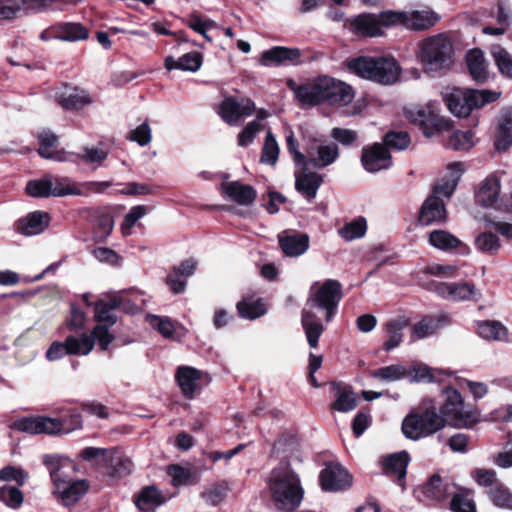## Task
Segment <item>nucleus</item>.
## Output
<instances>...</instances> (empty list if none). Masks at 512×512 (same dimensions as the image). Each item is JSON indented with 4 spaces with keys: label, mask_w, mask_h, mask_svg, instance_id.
Instances as JSON below:
<instances>
[{
    "label": "nucleus",
    "mask_w": 512,
    "mask_h": 512,
    "mask_svg": "<svg viewBox=\"0 0 512 512\" xmlns=\"http://www.w3.org/2000/svg\"><path fill=\"white\" fill-rule=\"evenodd\" d=\"M341 285L336 280H326L316 292L312 293L302 311L301 324L305 332L308 344L311 348H317L318 340L324 331L317 311H325V319L329 322L341 300Z\"/></svg>",
    "instance_id": "obj_1"
},
{
    "label": "nucleus",
    "mask_w": 512,
    "mask_h": 512,
    "mask_svg": "<svg viewBox=\"0 0 512 512\" xmlns=\"http://www.w3.org/2000/svg\"><path fill=\"white\" fill-rule=\"evenodd\" d=\"M269 487L280 509L292 511L303 498V489L298 474L287 462L280 463L271 472Z\"/></svg>",
    "instance_id": "obj_2"
},
{
    "label": "nucleus",
    "mask_w": 512,
    "mask_h": 512,
    "mask_svg": "<svg viewBox=\"0 0 512 512\" xmlns=\"http://www.w3.org/2000/svg\"><path fill=\"white\" fill-rule=\"evenodd\" d=\"M453 56V44L442 34L429 37L420 44L419 60L427 74L439 75L449 70Z\"/></svg>",
    "instance_id": "obj_3"
},
{
    "label": "nucleus",
    "mask_w": 512,
    "mask_h": 512,
    "mask_svg": "<svg viewBox=\"0 0 512 512\" xmlns=\"http://www.w3.org/2000/svg\"><path fill=\"white\" fill-rule=\"evenodd\" d=\"M349 69L356 75L382 85L399 79L401 68L393 57H359L350 61Z\"/></svg>",
    "instance_id": "obj_4"
},
{
    "label": "nucleus",
    "mask_w": 512,
    "mask_h": 512,
    "mask_svg": "<svg viewBox=\"0 0 512 512\" xmlns=\"http://www.w3.org/2000/svg\"><path fill=\"white\" fill-rule=\"evenodd\" d=\"M444 427L445 420L437 413V405L432 399L424 400L421 412L407 415L402 422L403 434L412 440L432 435Z\"/></svg>",
    "instance_id": "obj_5"
},
{
    "label": "nucleus",
    "mask_w": 512,
    "mask_h": 512,
    "mask_svg": "<svg viewBox=\"0 0 512 512\" xmlns=\"http://www.w3.org/2000/svg\"><path fill=\"white\" fill-rule=\"evenodd\" d=\"M441 416L456 428H472L479 420L476 410L467 408L461 394L452 387L443 390Z\"/></svg>",
    "instance_id": "obj_6"
},
{
    "label": "nucleus",
    "mask_w": 512,
    "mask_h": 512,
    "mask_svg": "<svg viewBox=\"0 0 512 512\" xmlns=\"http://www.w3.org/2000/svg\"><path fill=\"white\" fill-rule=\"evenodd\" d=\"M405 117L412 123L419 125L426 137L433 136L436 132L448 131L451 121L440 115V105L437 101H429L423 106L407 108Z\"/></svg>",
    "instance_id": "obj_7"
},
{
    "label": "nucleus",
    "mask_w": 512,
    "mask_h": 512,
    "mask_svg": "<svg viewBox=\"0 0 512 512\" xmlns=\"http://www.w3.org/2000/svg\"><path fill=\"white\" fill-rule=\"evenodd\" d=\"M305 160L304 165L314 169H322L332 165L339 156L338 145L334 142L308 137L305 138Z\"/></svg>",
    "instance_id": "obj_8"
},
{
    "label": "nucleus",
    "mask_w": 512,
    "mask_h": 512,
    "mask_svg": "<svg viewBox=\"0 0 512 512\" xmlns=\"http://www.w3.org/2000/svg\"><path fill=\"white\" fill-rule=\"evenodd\" d=\"M15 427L29 434H63L64 423L61 419L46 416H32L22 418L15 423Z\"/></svg>",
    "instance_id": "obj_9"
},
{
    "label": "nucleus",
    "mask_w": 512,
    "mask_h": 512,
    "mask_svg": "<svg viewBox=\"0 0 512 512\" xmlns=\"http://www.w3.org/2000/svg\"><path fill=\"white\" fill-rule=\"evenodd\" d=\"M289 86L294 91L299 102L305 105H317L324 102L327 76L308 80L301 85H295L290 81Z\"/></svg>",
    "instance_id": "obj_10"
},
{
    "label": "nucleus",
    "mask_w": 512,
    "mask_h": 512,
    "mask_svg": "<svg viewBox=\"0 0 512 512\" xmlns=\"http://www.w3.org/2000/svg\"><path fill=\"white\" fill-rule=\"evenodd\" d=\"M255 108L254 102L248 98L238 100L234 97H227L220 104L218 113L227 124L234 126L241 118L252 115Z\"/></svg>",
    "instance_id": "obj_11"
},
{
    "label": "nucleus",
    "mask_w": 512,
    "mask_h": 512,
    "mask_svg": "<svg viewBox=\"0 0 512 512\" xmlns=\"http://www.w3.org/2000/svg\"><path fill=\"white\" fill-rule=\"evenodd\" d=\"M295 188L307 200H313L323 182V177L316 171H312L310 166L300 164L296 166Z\"/></svg>",
    "instance_id": "obj_12"
},
{
    "label": "nucleus",
    "mask_w": 512,
    "mask_h": 512,
    "mask_svg": "<svg viewBox=\"0 0 512 512\" xmlns=\"http://www.w3.org/2000/svg\"><path fill=\"white\" fill-rule=\"evenodd\" d=\"M435 292L442 298L451 301H477L481 293L470 283H445L440 282L435 285Z\"/></svg>",
    "instance_id": "obj_13"
},
{
    "label": "nucleus",
    "mask_w": 512,
    "mask_h": 512,
    "mask_svg": "<svg viewBox=\"0 0 512 512\" xmlns=\"http://www.w3.org/2000/svg\"><path fill=\"white\" fill-rule=\"evenodd\" d=\"M320 481L323 490L336 492L351 487L352 477L341 465L329 464L321 471Z\"/></svg>",
    "instance_id": "obj_14"
},
{
    "label": "nucleus",
    "mask_w": 512,
    "mask_h": 512,
    "mask_svg": "<svg viewBox=\"0 0 512 512\" xmlns=\"http://www.w3.org/2000/svg\"><path fill=\"white\" fill-rule=\"evenodd\" d=\"M324 102L334 107H346L353 102L355 91L349 84L327 76Z\"/></svg>",
    "instance_id": "obj_15"
},
{
    "label": "nucleus",
    "mask_w": 512,
    "mask_h": 512,
    "mask_svg": "<svg viewBox=\"0 0 512 512\" xmlns=\"http://www.w3.org/2000/svg\"><path fill=\"white\" fill-rule=\"evenodd\" d=\"M361 162L364 169L370 173L388 169L392 165L388 149L380 143L364 148Z\"/></svg>",
    "instance_id": "obj_16"
},
{
    "label": "nucleus",
    "mask_w": 512,
    "mask_h": 512,
    "mask_svg": "<svg viewBox=\"0 0 512 512\" xmlns=\"http://www.w3.org/2000/svg\"><path fill=\"white\" fill-rule=\"evenodd\" d=\"M55 100L66 110H80L93 103V99L87 91L71 86H66L57 92Z\"/></svg>",
    "instance_id": "obj_17"
},
{
    "label": "nucleus",
    "mask_w": 512,
    "mask_h": 512,
    "mask_svg": "<svg viewBox=\"0 0 512 512\" xmlns=\"http://www.w3.org/2000/svg\"><path fill=\"white\" fill-rule=\"evenodd\" d=\"M500 191V178L496 175H490L481 182L476 192V201L483 207L502 210L499 204Z\"/></svg>",
    "instance_id": "obj_18"
},
{
    "label": "nucleus",
    "mask_w": 512,
    "mask_h": 512,
    "mask_svg": "<svg viewBox=\"0 0 512 512\" xmlns=\"http://www.w3.org/2000/svg\"><path fill=\"white\" fill-rule=\"evenodd\" d=\"M462 172V163H450L446 175L434 185L431 196L449 199L457 187Z\"/></svg>",
    "instance_id": "obj_19"
},
{
    "label": "nucleus",
    "mask_w": 512,
    "mask_h": 512,
    "mask_svg": "<svg viewBox=\"0 0 512 512\" xmlns=\"http://www.w3.org/2000/svg\"><path fill=\"white\" fill-rule=\"evenodd\" d=\"M493 145L498 153L506 152L512 146V109L500 114Z\"/></svg>",
    "instance_id": "obj_20"
},
{
    "label": "nucleus",
    "mask_w": 512,
    "mask_h": 512,
    "mask_svg": "<svg viewBox=\"0 0 512 512\" xmlns=\"http://www.w3.org/2000/svg\"><path fill=\"white\" fill-rule=\"evenodd\" d=\"M49 222L48 213L34 211L17 221L16 230L25 236H35L42 233L48 227Z\"/></svg>",
    "instance_id": "obj_21"
},
{
    "label": "nucleus",
    "mask_w": 512,
    "mask_h": 512,
    "mask_svg": "<svg viewBox=\"0 0 512 512\" xmlns=\"http://www.w3.org/2000/svg\"><path fill=\"white\" fill-rule=\"evenodd\" d=\"M446 218L444 201L440 197L429 196L422 204L419 221L423 225H431Z\"/></svg>",
    "instance_id": "obj_22"
},
{
    "label": "nucleus",
    "mask_w": 512,
    "mask_h": 512,
    "mask_svg": "<svg viewBox=\"0 0 512 512\" xmlns=\"http://www.w3.org/2000/svg\"><path fill=\"white\" fill-rule=\"evenodd\" d=\"M222 190L230 200L242 206L251 205L257 197V192L251 185L239 181L223 183Z\"/></svg>",
    "instance_id": "obj_23"
},
{
    "label": "nucleus",
    "mask_w": 512,
    "mask_h": 512,
    "mask_svg": "<svg viewBox=\"0 0 512 512\" xmlns=\"http://www.w3.org/2000/svg\"><path fill=\"white\" fill-rule=\"evenodd\" d=\"M449 322V317H425L412 326L410 339L412 342L434 335L438 329Z\"/></svg>",
    "instance_id": "obj_24"
},
{
    "label": "nucleus",
    "mask_w": 512,
    "mask_h": 512,
    "mask_svg": "<svg viewBox=\"0 0 512 512\" xmlns=\"http://www.w3.org/2000/svg\"><path fill=\"white\" fill-rule=\"evenodd\" d=\"M279 246L286 256L298 257L308 250L309 237L301 233L279 235Z\"/></svg>",
    "instance_id": "obj_25"
},
{
    "label": "nucleus",
    "mask_w": 512,
    "mask_h": 512,
    "mask_svg": "<svg viewBox=\"0 0 512 512\" xmlns=\"http://www.w3.org/2000/svg\"><path fill=\"white\" fill-rule=\"evenodd\" d=\"M176 381L187 398H193L195 391L199 388L201 372L193 367L182 366L177 369Z\"/></svg>",
    "instance_id": "obj_26"
},
{
    "label": "nucleus",
    "mask_w": 512,
    "mask_h": 512,
    "mask_svg": "<svg viewBox=\"0 0 512 512\" xmlns=\"http://www.w3.org/2000/svg\"><path fill=\"white\" fill-rule=\"evenodd\" d=\"M351 26L364 36L375 37L383 33L379 14H360L351 20Z\"/></svg>",
    "instance_id": "obj_27"
},
{
    "label": "nucleus",
    "mask_w": 512,
    "mask_h": 512,
    "mask_svg": "<svg viewBox=\"0 0 512 512\" xmlns=\"http://www.w3.org/2000/svg\"><path fill=\"white\" fill-rule=\"evenodd\" d=\"M300 51L296 48L277 46L262 54L261 62L264 65H278L286 62L295 63L300 58Z\"/></svg>",
    "instance_id": "obj_28"
},
{
    "label": "nucleus",
    "mask_w": 512,
    "mask_h": 512,
    "mask_svg": "<svg viewBox=\"0 0 512 512\" xmlns=\"http://www.w3.org/2000/svg\"><path fill=\"white\" fill-rule=\"evenodd\" d=\"M466 62L473 80L483 83L488 79V63L481 50H470L466 55Z\"/></svg>",
    "instance_id": "obj_29"
},
{
    "label": "nucleus",
    "mask_w": 512,
    "mask_h": 512,
    "mask_svg": "<svg viewBox=\"0 0 512 512\" xmlns=\"http://www.w3.org/2000/svg\"><path fill=\"white\" fill-rule=\"evenodd\" d=\"M439 20V16L430 10L406 12L405 28L422 31L431 28Z\"/></svg>",
    "instance_id": "obj_30"
},
{
    "label": "nucleus",
    "mask_w": 512,
    "mask_h": 512,
    "mask_svg": "<svg viewBox=\"0 0 512 512\" xmlns=\"http://www.w3.org/2000/svg\"><path fill=\"white\" fill-rule=\"evenodd\" d=\"M477 334L489 341L505 342L508 340V329L496 320H484L476 323Z\"/></svg>",
    "instance_id": "obj_31"
},
{
    "label": "nucleus",
    "mask_w": 512,
    "mask_h": 512,
    "mask_svg": "<svg viewBox=\"0 0 512 512\" xmlns=\"http://www.w3.org/2000/svg\"><path fill=\"white\" fill-rule=\"evenodd\" d=\"M449 111L457 117L470 115L466 91L460 88H453L451 92L443 94Z\"/></svg>",
    "instance_id": "obj_32"
},
{
    "label": "nucleus",
    "mask_w": 512,
    "mask_h": 512,
    "mask_svg": "<svg viewBox=\"0 0 512 512\" xmlns=\"http://www.w3.org/2000/svg\"><path fill=\"white\" fill-rule=\"evenodd\" d=\"M121 299L118 297H112L109 300H101L95 304L94 308V319L98 324H108L113 326L117 318L112 313L113 310L120 308Z\"/></svg>",
    "instance_id": "obj_33"
},
{
    "label": "nucleus",
    "mask_w": 512,
    "mask_h": 512,
    "mask_svg": "<svg viewBox=\"0 0 512 512\" xmlns=\"http://www.w3.org/2000/svg\"><path fill=\"white\" fill-rule=\"evenodd\" d=\"M202 65V56L198 52L184 54L177 60L172 56L165 58V68L168 70L179 69L183 71L196 72Z\"/></svg>",
    "instance_id": "obj_34"
},
{
    "label": "nucleus",
    "mask_w": 512,
    "mask_h": 512,
    "mask_svg": "<svg viewBox=\"0 0 512 512\" xmlns=\"http://www.w3.org/2000/svg\"><path fill=\"white\" fill-rule=\"evenodd\" d=\"M164 502L165 498L154 486L142 489L136 499L137 507L143 512H152Z\"/></svg>",
    "instance_id": "obj_35"
},
{
    "label": "nucleus",
    "mask_w": 512,
    "mask_h": 512,
    "mask_svg": "<svg viewBox=\"0 0 512 512\" xmlns=\"http://www.w3.org/2000/svg\"><path fill=\"white\" fill-rule=\"evenodd\" d=\"M43 462L47 466L51 480L55 486L53 493L55 494L56 492H60V489L69 482L68 475L63 471L61 458L53 455H46Z\"/></svg>",
    "instance_id": "obj_36"
},
{
    "label": "nucleus",
    "mask_w": 512,
    "mask_h": 512,
    "mask_svg": "<svg viewBox=\"0 0 512 512\" xmlns=\"http://www.w3.org/2000/svg\"><path fill=\"white\" fill-rule=\"evenodd\" d=\"M87 489L88 484L85 480L69 481L55 495L61 499L64 505L70 506L77 502L86 493Z\"/></svg>",
    "instance_id": "obj_37"
},
{
    "label": "nucleus",
    "mask_w": 512,
    "mask_h": 512,
    "mask_svg": "<svg viewBox=\"0 0 512 512\" xmlns=\"http://www.w3.org/2000/svg\"><path fill=\"white\" fill-rule=\"evenodd\" d=\"M54 31L61 41H79L88 37V30L80 23H59L54 25Z\"/></svg>",
    "instance_id": "obj_38"
},
{
    "label": "nucleus",
    "mask_w": 512,
    "mask_h": 512,
    "mask_svg": "<svg viewBox=\"0 0 512 512\" xmlns=\"http://www.w3.org/2000/svg\"><path fill=\"white\" fill-rule=\"evenodd\" d=\"M409 324V321L405 317H398L390 320L386 324V330L388 333V340L384 344L385 350L389 351L397 347L403 338V329Z\"/></svg>",
    "instance_id": "obj_39"
},
{
    "label": "nucleus",
    "mask_w": 512,
    "mask_h": 512,
    "mask_svg": "<svg viewBox=\"0 0 512 512\" xmlns=\"http://www.w3.org/2000/svg\"><path fill=\"white\" fill-rule=\"evenodd\" d=\"M371 376L383 382H396L407 377V367L402 364H392L373 370Z\"/></svg>",
    "instance_id": "obj_40"
},
{
    "label": "nucleus",
    "mask_w": 512,
    "mask_h": 512,
    "mask_svg": "<svg viewBox=\"0 0 512 512\" xmlns=\"http://www.w3.org/2000/svg\"><path fill=\"white\" fill-rule=\"evenodd\" d=\"M474 245L477 251L481 253L495 255L501 248V241L496 234L485 231L475 238Z\"/></svg>",
    "instance_id": "obj_41"
},
{
    "label": "nucleus",
    "mask_w": 512,
    "mask_h": 512,
    "mask_svg": "<svg viewBox=\"0 0 512 512\" xmlns=\"http://www.w3.org/2000/svg\"><path fill=\"white\" fill-rule=\"evenodd\" d=\"M429 243L439 250H451L459 247L462 242L445 230H434L429 234Z\"/></svg>",
    "instance_id": "obj_42"
},
{
    "label": "nucleus",
    "mask_w": 512,
    "mask_h": 512,
    "mask_svg": "<svg viewBox=\"0 0 512 512\" xmlns=\"http://www.w3.org/2000/svg\"><path fill=\"white\" fill-rule=\"evenodd\" d=\"M439 370H434L426 364L416 363L407 367V377L411 382H427L432 383L438 381L437 374Z\"/></svg>",
    "instance_id": "obj_43"
},
{
    "label": "nucleus",
    "mask_w": 512,
    "mask_h": 512,
    "mask_svg": "<svg viewBox=\"0 0 512 512\" xmlns=\"http://www.w3.org/2000/svg\"><path fill=\"white\" fill-rule=\"evenodd\" d=\"M467 102L469 111L474 108H481L482 106L496 101L500 94L490 90H472L466 89Z\"/></svg>",
    "instance_id": "obj_44"
},
{
    "label": "nucleus",
    "mask_w": 512,
    "mask_h": 512,
    "mask_svg": "<svg viewBox=\"0 0 512 512\" xmlns=\"http://www.w3.org/2000/svg\"><path fill=\"white\" fill-rule=\"evenodd\" d=\"M105 463L110 466L108 473L112 477H123L132 470V462L114 450H110L108 461Z\"/></svg>",
    "instance_id": "obj_45"
},
{
    "label": "nucleus",
    "mask_w": 512,
    "mask_h": 512,
    "mask_svg": "<svg viewBox=\"0 0 512 512\" xmlns=\"http://www.w3.org/2000/svg\"><path fill=\"white\" fill-rule=\"evenodd\" d=\"M424 495L431 500L441 501L444 500L449 492L448 486L443 483L438 475H433L423 488Z\"/></svg>",
    "instance_id": "obj_46"
},
{
    "label": "nucleus",
    "mask_w": 512,
    "mask_h": 512,
    "mask_svg": "<svg viewBox=\"0 0 512 512\" xmlns=\"http://www.w3.org/2000/svg\"><path fill=\"white\" fill-rule=\"evenodd\" d=\"M237 310L241 317L249 320L259 318L263 316L267 311L262 301H254L250 299H243L242 301L238 302Z\"/></svg>",
    "instance_id": "obj_47"
},
{
    "label": "nucleus",
    "mask_w": 512,
    "mask_h": 512,
    "mask_svg": "<svg viewBox=\"0 0 512 512\" xmlns=\"http://www.w3.org/2000/svg\"><path fill=\"white\" fill-rule=\"evenodd\" d=\"M492 503L501 509L512 510V492L502 484H496L488 491Z\"/></svg>",
    "instance_id": "obj_48"
},
{
    "label": "nucleus",
    "mask_w": 512,
    "mask_h": 512,
    "mask_svg": "<svg viewBox=\"0 0 512 512\" xmlns=\"http://www.w3.org/2000/svg\"><path fill=\"white\" fill-rule=\"evenodd\" d=\"M336 388L337 398L333 403L332 408L344 413L355 409L357 406L356 394L351 390L342 389L339 385H336Z\"/></svg>",
    "instance_id": "obj_49"
},
{
    "label": "nucleus",
    "mask_w": 512,
    "mask_h": 512,
    "mask_svg": "<svg viewBox=\"0 0 512 512\" xmlns=\"http://www.w3.org/2000/svg\"><path fill=\"white\" fill-rule=\"evenodd\" d=\"M366 230L367 226L365 219L359 218L346 223L342 228L338 230V233L345 241H353L363 237L366 233Z\"/></svg>",
    "instance_id": "obj_50"
},
{
    "label": "nucleus",
    "mask_w": 512,
    "mask_h": 512,
    "mask_svg": "<svg viewBox=\"0 0 512 512\" xmlns=\"http://www.w3.org/2000/svg\"><path fill=\"white\" fill-rule=\"evenodd\" d=\"M66 343L72 355H87L94 347L93 339L89 335H82L80 338L68 337Z\"/></svg>",
    "instance_id": "obj_51"
},
{
    "label": "nucleus",
    "mask_w": 512,
    "mask_h": 512,
    "mask_svg": "<svg viewBox=\"0 0 512 512\" xmlns=\"http://www.w3.org/2000/svg\"><path fill=\"white\" fill-rule=\"evenodd\" d=\"M279 156V146L271 131L265 137L261 154V163L275 165Z\"/></svg>",
    "instance_id": "obj_52"
},
{
    "label": "nucleus",
    "mask_w": 512,
    "mask_h": 512,
    "mask_svg": "<svg viewBox=\"0 0 512 512\" xmlns=\"http://www.w3.org/2000/svg\"><path fill=\"white\" fill-rule=\"evenodd\" d=\"M491 54L500 73L512 78V57L508 51L501 46H493Z\"/></svg>",
    "instance_id": "obj_53"
},
{
    "label": "nucleus",
    "mask_w": 512,
    "mask_h": 512,
    "mask_svg": "<svg viewBox=\"0 0 512 512\" xmlns=\"http://www.w3.org/2000/svg\"><path fill=\"white\" fill-rule=\"evenodd\" d=\"M114 227L113 217L109 213H99L94 222V236L97 240H105Z\"/></svg>",
    "instance_id": "obj_54"
},
{
    "label": "nucleus",
    "mask_w": 512,
    "mask_h": 512,
    "mask_svg": "<svg viewBox=\"0 0 512 512\" xmlns=\"http://www.w3.org/2000/svg\"><path fill=\"white\" fill-rule=\"evenodd\" d=\"M409 462V456L406 452H400L390 455L386 461V468L395 473L399 479L406 476V468Z\"/></svg>",
    "instance_id": "obj_55"
},
{
    "label": "nucleus",
    "mask_w": 512,
    "mask_h": 512,
    "mask_svg": "<svg viewBox=\"0 0 512 512\" xmlns=\"http://www.w3.org/2000/svg\"><path fill=\"white\" fill-rule=\"evenodd\" d=\"M81 191L68 178H57L54 181L51 180V195L56 197H62L66 195H80Z\"/></svg>",
    "instance_id": "obj_56"
},
{
    "label": "nucleus",
    "mask_w": 512,
    "mask_h": 512,
    "mask_svg": "<svg viewBox=\"0 0 512 512\" xmlns=\"http://www.w3.org/2000/svg\"><path fill=\"white\" fill-rule=\"evenodd\" d=\"M22 10H26L23 0H0V22L15 19Z\"/></svg>",
    "instance_id": "obj_57"
},
{
    "label": "nucleus",
    "mask_w": 512,
    "mask_h": 512,
    "mask_svg": "<svg viewBox=\"0 0 512 512\" xmlns=\"http://www.w3.org/2000/svg\"><path fill=\"white\" fill-rule=\"evenodd\" d=\"M449 145L455 150H469L475 145L474 133L468 131H456L449 139Z\"/></svg>",
    "instance_id": "obj_58"
},
{
    "label": "nucleus",
    "mask_w": 512,
    "mask_h": 512,
    "mask_svg": "<svg viewBox=\"0 0 512 512\" xmlns=\"http://www.w3.org/2000/svg\"><path fill=\"white\" fill-rule=\"evenodd\" d=\"M24 497L17 487H0V501L11 508H18L23 503Z\"/></svg>",
    "instance_id": "obj_59"
},
{
    "label": "nucleus",
    "mask_w": 512,
    "mask_h": 512,
    "mask_svg": "<svg viewBox=\"0 0 512 512\" xmlns=\"http://www.w3.org/2000/svg\"><path fill=\"white\" fill-rule=\"evenodd\" d=\"M147 213V207L143 205L134 206L126 214L124 221L121 225V231L124 236H128L131 233V228L135 223L144 217Z\"/></svg>",
    "instance_id": "obj_60"
},
{
    "label": "nucleus",
    "mask_w": 512,
    "mask_h": 512,
    "mask_svg": "<svg viewBox=\"0 0 512 512\" xmlns=\"http://www.w3.org/2000/svg\"><path fill=\"white\" fill-rule=\"evenodd\" d=\"M147 213V207L143 205L134 206L126 214L124 221L121 225V231L124 236H128L131 233V228L135 223L144 217Z\"/></svg>",
    "instance_id": "obj_61"
},
{
    "label": "nucleus",
    "mask_w": 512,
    "mask_h": 512,
    "mask_svg": "<svg viewBox=\"0 0 512 512\" xmlns=\"http://www.w3.org/2000/svg\"><path fill=\"white\" fill-rule=\"evenodd\" d=\"M147 213V207L143 205L134 206L126 214L124 221L121 225V231L124 236H128L131 233V228L135 223L144 217Z\"/></svg>",
    "instance_id": "obj_62"
},
{
    "label": "nucleus",
    "mask_w": 512,
    "mask_h": 512,
    "mask_svg": "<svg viewBox=\"0 0 512 512\" xmlns=\"http://www.w3.org/2000/svg\"><path fill=\"white\" fill-rule=\"evenodd\" d=\"M263 125L258 121H252L246 125V127L238 134L237 143L240 147H246L250 145L255 136L262 131Z\"/></svg>",
    "instance_id": "obj_63"
},
{
    "label": "nucleus",
    "mask_w": 512,
    "mask_h": 512,
    "mask_svg": "<svg viewBox=\"0 0 512 512\" xmlns=\"http://www.w3.org/2000/svg\"><path fill=\"white\" fill-rule=\"evenodd\" d=\"M450 508L453 512H476V506L469 494H455L451 500Z\"/></svg>",
    "instance_id": "obj_64"
}]
</instances>
